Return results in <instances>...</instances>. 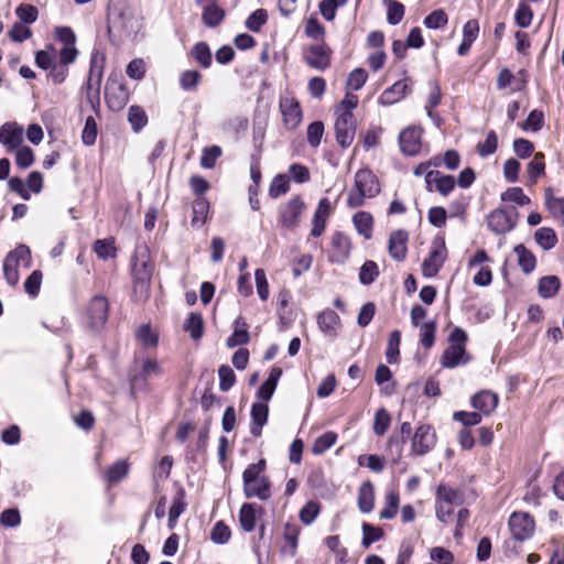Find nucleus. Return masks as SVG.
Masks as SVG:
<instances>
[{"label":"nucleus","instance_id":"nucleus-34","mask_svg":"<svg viewBox=\"0 0 564 564\" xmlns=\"http://www.w3.org/2000/svg\"><path fill=\"white\" fill-rule=\"evenodd\" d=\"M561 281L556 275H546L539 280L538 292L543 299H551L556 295Z\"/></svg>","mask_w":564,"mask_h":564},{"label":"nucleus","instance_id":"nucleus-17","mask_svg":"<svg viewBox=\"0 0 564 564\" xmlns=\"http://www.w3.org/2000/svg\"><path fill=\"white\" fill-rule=\"evenodd\" d=\"M317 325H318L319 330L325 336L330 337V338L337 337V335L341 328V322H340L339 315L330 308H326L318 314Z\"/></svg>","mask_w":564,"mask_h":564},{"label":"nucleus","instance_id":"nucleus-61","mask_svg":"<svg viewBox=\"0 0 564 564\" xmlns=\"http://www.w3.org/2000/svg\"><path fill=\"white\" fill-rule=\"evenodd\" d=\"M94 250L96 254L104 260L115 257L116 248L113 246V240L111 239H100L95 242Z\"/></svg>","mask_w":564,"mask_h":564},{"label":"nucleus","instance_id":"nucleus-46","mask_svg":"<svg viewBox=\"0 0 564 564\" xmlns=\"http://www.w3.org/2000/svg\"><path fill=\"white\" fill-rule=\"evenodd\" d=\"M399 494L397 491H389L386 496L384 507L380 511L381 519H393L398 512L399 508Z\"/></svg>","mask_w":564,"mask_h":564},{"label":"nucleus","instance_id":"nucleus-12","mask_svg":"<svg viewBox=\"0 0 564 564\" xmlns=\"http://www.w3.org/2000/svg\"><path fill=\"white\" fill-rule=\"evenodd\" d=\"M422 129L416 126H411L403 129L399 135V144L402 153L405 155L414 156L421 150Z\"/></svg>","mask_w":564,"mask_h":564},{"label":"nucleus","instance_id":"nucleus-16","mask_svg":"<svg viewBox=\"0 0 564 564\" xmlns=\"http://www.w3.org/2000/svg\"><path fill=\"white\" fill-rule=\"evenodd\" d=\"M334 212V205L326 197L319 199L317 208L315 210L313 220H312V230L311 235L313 237H319L326 227L327 219Z\"/></svg>","mask_w":564,"mask_h":564},{"label":"nucleus","instance_id":"nucleus-59","mask_svg":"<svg viewBox=\"0 0 564 564\" xmlns=\"http://www.w3.org/2000/svg\"><path fill=\"white\" fill-rule=\"evenodd\" d=\"M436 325L435 322H426L420 326V341L423 347L431 348L434 345Z\"/></svg>","mask_w":564,"mask_h":564},{"label":"nucleus","instance_id":"nucleus-42","mask_svg":"<svg viewBox=\"0 0 564 564\" xmlns=\"http://www.w3.org/2000/svg\"><path fill=\"white\" fill-rule=\"evenodd\" d=\"M132 273L137 284L143 288L148 285L152 270L145 261L137 259L132 265Z\"/></svg>","mask_w":564,"mask_h":564},{"label":"nucleus","instance_id":"nucleus-49","mask_svg":"<svg viewBox=\"0 0 564 564\" xmlns=\"http://www.w3.org/2000/svg\"><path fill=\"white\" fill-rule=\"evenodd\" d=\"M502 202H512L519 206L529 205L531 199L521 187H510L501 194Z\"/></svg>","mask_w":564,"mask_h":564},{"label":"nucleus","instance_id":"nucleus-6","mask_svg":"<svg viewBox=\"0 0 564 564\" xmlns=\"http://www.w3.org/2000/svg\"><path fill=\"white\" fill-rule=\"evenodd\" d=\"M447 259V249L445 246V239L442 236H437L431 243L429 257L424 259L422 263V273L426 278L435 276L445 260Z\"/></svg>","mask_w":564,"mask_h":564},{"label":"nucleus","instance_id":"nucleus-44","mask_svg":"<svg viewBox=\"0 0 564 564\" xmlns=\"http://www.w3.org/2000/svg\"><path fill=\"white\" fill-rule=\"evenodd\" d=\"M193 218H192V226L193 227H202L206 219L208 214L209 205L207 200L203 198H198L194 200L193 203Z\"/></svg>","mask_w":564,"mask_h":564},{"label":"nucleus","instance_id":"nucleus-23","mask_svg":"<svg viewBox=\"0 0 564 564\" xmlns=\"http://www.w3.org/2000/svg\"><path fill=\"white\" fill-rule=\"evenodd\" d=\"M350 241L341 232H336L332 239V252L329 256L330 261L343 263L349 257Z\"/></svg>","mask_w":564,"mask_h":564},{"label":"nucleus","instance_id":"nucleus-9","mask_svg":"<svg viewBox=\"0 0 564 564\" xmlns=\"http://www.w3.org/2000/svg\"><path fill=\"white\" fill-rule=\"evenodd\" d=\"M108 301L106 297L97 295L91 299L87 306L86 317L88 326L91 329H100L108 319Z\"/></svg>","mask_w":564,"mask_h":564},{"label":"nucleus","instance_id":"nucleus-27","mask_svg":"<svg viewBox=\"0 0 564 564\" xmlns=\"http://www.w3.org/2000/svg\"><path fill=\"white\" fill-rule=\"evenodd\" d=\"M467 361L468 357L466 356L465 347L458 345H451L446 348L441 359V364L445 368H454Z\"/></svg>","mask_w":564,"mask_h":564},{"label":"nucleus","instance_id":"nucleus-63","mask_svg":"<svg viewBox=\"0 0 564 564\" xmlns=\"http://www.w3.org/2000/svg\"><path fill=\"white\" fill-rule=\"evenodd\" d=\"M368 74L364 68H355L347 79V87L351 90H359L366 84Z\"/></svg>","mask_w":564,"mask_h":564},{"label":"nucleus","instance_id":"nucleus-40","mask_svg":"<svg viewBox=\"0 0 564 564\" xmlns=\"http://www.w3.org/2000/svg\"><path fill=\"white\" fill-rule=\"evenodd\" d=\"M137 338L145 348H155L159 343V333L149 324H144L137 330Z\"/></svg>","mask_w":564,"mask_h":564},{"label":"nucleus","instance_id":"nucleus-1","mask_svg":"<svg viewBox=\"0 0 564 564\" xmlns=\"http://www.w3.org/2000/svg\"><path fill=\"white\" fill-rule=\"evenodd\" d=\"M142 29V17L127 0H111L108 8L109 33L121 39H133Z\"/></svg>","mask_w":564,"mask_h":564},{"label":"nucleus","instance_id":"nucleus-5","mask_svg":"<svg viewBox=\"0 0 564 564\" xmlns=\"http://www.w3.org/2000/svg\"><path fill=\"white\" fill-rule=\"evenodd\" d=\"M463 502L462 494L446 485H440L436 490V517L440 521L447 523L456 506Z\"/></svg>","mask_w":564,"mask_h":564},{"label":"nucleus","instance_id":"nucleus-55","mask_svg":"<svg viewBox=\"0 0 564 564\" xmlns=\"http://www.w3.org/2000/svg\"><path fill=\"white\" fill-rule=\"evenodd\" d=\"M379 275V269L376 262L366 261L360 268L359 280L364 285L371 284Z\"/></svg>","mask_w":564,"mask_h":564},{"label":"nucleus","instance_id":"nucleus-18","mask_svg":"<svg viewBox=\"0 0 564 564\" xmlns=\"http://www.w3.org/2000/svg\"><path fill=\"white\" fill-rule=\"evenodd\" d=\"M23 141V129L15 122H7L0 127V143L9 151L15 150Z\"/></svg>","mask_w":564,"mask_h":564},{"label":"nucleus","instance_id":"nucleus-28","mask_svg":"<svg viewBox=\"0 0 564 564\" xmlns=\"http://www.w3.org/2000/svg\"><path fill=\"white\" fill-rule=\"evenodd\" d=\"M269 408L265 403L259 402L253 403L251 408V419L252 423L250 426V432L253 436L258 437L261 435V431L263 425L268 421Z\"/></svg>","mask_w":564,"mask_h":564},{"label":"nucleus","instance_id":"nucleus-22","mask_svg":"<svg viewBox=\"0 0 564 564\" xmlns=\"http://www.w3.org/2000/svg\"><path fill=\"white\" fill-rule=\"evenodd\" d=\"M408 232L405 230H395L390 235L388 250L390 256L397 260L402 261L406 256Z\"/></svg>","mask_w":564,"mask_h":564},{"label":"nucleus","instance_id":"nucleus-54","mask_svg":"<svg viewBox=\"0 0 564 564\" xmlns=\"http://www.w3.org/2000/svg\"><path fill=\"white\" fill-rule=\"evenodd\" d=\"M391 417L388 411L383 408L379 409L375 414L373 432L378 436H382L389 429Z\"/></svg>","mask_w":564,"mask_h":564},{"label":"nucleus","instance_id":"nucleus-50","mask_svg":"<svg viewBox=\"0 0 564 564\" xmlns=\"http://www.w3.org/2000/svg\"><path fill=\"white\" fill-rule=\"evenodd\" d=\"M128 120L135 132H139L148 122L144 110L139 106H131L128 111Z\"/></svg>","mask_w":564,"mask_h":564},{"label":"nucleus","instance_id":"nucleus-47","mask_svg":"<svg viewBox=\"0 0 564 564\" xmlns=\"http://www.w3.org/2000/svg\"><path fill=\"white\" fill-rule=\"evenodd\" d=\"M441 99H442L441 88H440L438 84L434 82L431 84V90L429 93L426 105H425L427 116L431 119H433L434 121L438 120V116L433 112V109L440 105Z\"/></svg>","mask_w":564,"mask_h":564},{"label":"nucleus","instance_id":"nucleus-29","mask_svg":"<svg viewBox=\"0 0 564 564\" xmlns=\"http://www.w3.org/2000/svg\"><path fill=\"white\" fill-rule=\"evenodd\" d=\"M249 341L248 324L242 316L235 319V328L232 334L227 338V346L234 348L245 345Z\"/></svg>","mask_w":564,"mask_h":564},{"label":"nucleus","instance_id":"nucleus-15","mask_svg":"<svg viewBox=\"0 0 564 564\" xmlns=\"http://www.w3.org/2000/svg\"><path fill=\"white\" fill-rule=\"evenodd\" d=\"M436 435L430 425H421L412 438V449L416 455H425L435 445Z\"/></svg>","mask_w":564,"mask_h":564},{"label":"nucleus","instance_id":"nucleus-51","mask_svg":"<svg viewBox=\"0 0 564 564\" xmlns=\"http://www.w3.org/2000/svg\"><path fill=\"white\" fill-rule=\"evenodd\" d=\"M448 22V15L443 9L434 10L424 19V25L427 29L437 30L444 28Z\"/></svg>","mask_w":564,"mask_h":564},{"label":"nucleus","instance_id":"nucleus-38","mask_svg":"<svg viewBox=\"0 0 564 564\" xmlns=\"http://www.w3.org/2000/svg\"><path fill=\"white\" fill-rule=\"evenodd\" d=\"M545 206L553 217L564 221V198L554 196L551 188L545 189Z\"/></svg>","mask_w":564,"mask_h":564},{"label":"nucleus","instance_id":"nucleus-19","mask_svg":"<svg viewBox=\"0 0 564 564\" xmlns=\"http://www.w3.org/2000/svg\"><path fill=\"white\" fill-rule=\"evenodd\" d=\"M425 182L429 191H432L434 185L435 191H437L443 196H447L455 188L454 176L443 175L438 171L427 172Z\"/></svg>","mask_w":564,"mask_h":564},{"label":"nucleus","instance_id":"nucleus-25","mask_svg":"<svg viewBox=\"0 0 564 564\" xmlns=\"http://www.w3.org/2000/svg\"><path fill=\"white\" fill-rule=\"evenodd\" d=\"M498 395L494 392L484 390L471 398V405L479 412L488 415L495 411L498 405Z\"/></svg>","mask_w":564,"mask_h":564},{"label":"nucleus","instance_id":"nucleus-11","mask_svg":"<svg viewBox=\"0 0 564 564\" xmlns=\"http://www.w3.org/2000/svg\"><path fill=\"white\" fill-rule=\"evenodd\" d=\"M356 134V121L354 116L347 113L337 115L335 121L336 141L341 148H348Z\"/></svg>","mask_w":564,"mask_h":564},{"label":"nucleus","instance_id":"nucleus-36","mask_svg":"<svg viewBox=\"0 0 564 564\" xmlns=\"http://www.w3.org/2000/svg\"><path fill=\"white\" fill-rule=\"evenodd\" d=\"M239 522L243 531L251 532L256 528L257 509L253 503L242 505L239 512Z\"/></svg>","mask_w":564,"mask_h":564},{"label":"nucleus","instance_id":"nucleus-32","mask_svg":"<svg viewBox=\"0 0 564 564\" xmlns=\"http://www.w3.org/2000/svg\"><path fill=\"white\" fill-rule=\"evenodd\" d=\"M358 507L364 513L371 512L375 507V488L370 481H366L360 486Z\"/></svg>","mask_w":564,"mask_h":564},{"label":"nucleus","instance_id":"nucleus-3","mask_svg":"<svg viewBox=\"0 0 564 564\" xmlns=\"http://www.w3.org/2000/svg\"><path fill=\"white\" fill-rule=\"evenodd\" d=\"M265 460L261 459L256 464L249 465L243 474V492L247 498H258L260 500H268L271 497L270 484L265 476L261 474L264 471Z\"/></svg>","mask_w":564,"mask_h":564},{"label":"nucleus","instance_id":"nucleus-56","mask_svg":"<svg viewBox=\"0 0 564 564\" xmlns=\"http://www.w3.org/2000/svg\"><path fill=\"white\" fill-rule=\"evenodd\" d=\"M337 440V435L334 432H326L322 436L317 437L313 444L312 451L314 454H322L329 449Z\"/></svg>","mask_w":564,"mask_h":564},{"label":"nucleus","instance_id":"nucleus-64","mask_svg":"<svg viewBox=\"0 0 564 564\" xmlns=\"http://www.w3.org/2000/svg\"><path fill=\"white\" fill-rule=\"evenodd\" d=\"M267 11L264 9H258L248 17L246 21V26L252 32H258L260 31L261 26L267 22Z\"/></svg>","mask_w":564,"mask_h":564},{"label":"nucleus","instance_id":"nucleus-30","mask_svg":"<svg viewBox=\"0 0 564 564\" xmlns=\"http://www.w3.org/2000/svg\"><path fill=\"white\" fill-rule=\"evenodd\" d=\"M282 376V369L279 367H274L271 369L269 377L267 380L262 383V386L259 388L257 395L259 399H261L264 402L269 401L274 390L278 386V381Z\"/></svg>","mask_w":564,"mask_h":564},{"label":"nucleus","instance_id":"nucleus-20","mask_svg":"<svg viewBox=\"0 0 564 564\" xmlns=\"http://www.w3.org/2000/svg\"><path fill=\"white\" fill-rule=\"evenodd\" d=\"M102 77V64L98 63L97 55H94L90 63L89 77L87 80L88 100L94 105L99 99V88Z\"/></svg>","mask_w":564,"mask_h":564},{"label":"nucleus","instance_id":"nucleus-58","mask_svg":"<svg viewBox=\"0 0 564 564\" xmlns=\"http://www.w3.org/2000/svg\"><path fill=\"white\" fill-rule=\"evenodd\" d=\"M498 145V139L495 131H489L485 141L479 142L477 145V151L480 156L486 158L496 152Z\"/></svg>","mask_w":564,"mask_h":564},{"label":"nucleus","instance_id":"nucleus-37","mask_svg":"<svg viewBox=\"0 0 564 564\" xmlns=\"http://www.w3.org/2000/svg\"><path fill=\"white\" fill-rule=\"evenodd\" d=\"M352 223L357 231L366 239H370L372 235L373 218L367 212H358L352 217Z\"/></svg>","mask_w":564,"mask_h":564},{"label":"nucleus","instance_id":"nucleus-31","mask_svg":"<svg viewBox=\"0 0 564 564\" xmlns=\"http://www.w3.org/2000/svg\"><path fill=\"white\" fill-rule=\"evenodd\" d=\"M130 470L127 459H120L111 465L105 473V479L109 485H116L126 478Z\"/></svg>","mask_w":564,"mask_h":564},{"label":"nucleus","instance_id":"nucleus-24","mask_svg":"<svg viewBox=\"0 0 564 564\" xmlns=\"http://www.w3.org/2000/svg\"><path fill=\"white\" fill-rule=\"evenodd\" d=\"M409 90L410 86L406 80H399L381 94L379 102L383 106H391L403 99Z\"/></svg>","mask_w":564,"mask_h":564},{"label":"nucleus","instance_id":"nucleus-45","mask_svg":"<svg viewBox=\"0 0 564 564\" xmlns=\"http://www.w3.org/2000/svg\"><path fill=\"white\" fill-rule=\"evenodd\" d=\"M192 55L203 68H208L212 65V52L207 43H196L192 50Z\"/></svg>","mask_w":564,"mask_h":564},{"label":"nucleus","instance_id":"nucleus-33","mask_svg":"<svg viewBox=\"0 0 564 564\" xmlns=\"http://www.w3.org/2000/svg\"><path fill=\"white\" fill-rule=\"evenodd\" d=\"M225 10L216 3L205 6L202 13V21L208 28H216L225 19Z\"/></svg>","mask_w":564,"mask_h":564},{"label":"nucleus","instance_id":"nucleus-2","mask_svg":"<svg viewBox=\"0 0 564 564\" xmlns=\"http://www.w3.org/2000/svg\"><path fill=\"white\" fill-rule=\"evenodd\" d=\"M380 193V183L376 174L368 167L355 173L354 185L347 197V205L357 208L365 204L366 199L373 198Z\"/></svg>","mask_w":564,"mask_h":564},{"label":"nucleus","instance_id":"nucleus-43","mask_svg":"<svg viewBox=\"0 0 564 564\" xmlns=\"http://www.w3.org/2000/svg\"><path fill=\"white\" fill-rule=\"evenodd\" d=\"M204 322L198 313H191L184 324V329L189 333L194 340L202 338Z\"/></svg>","mask_w":564,"mask_h":564},{"label":"nucleus","instance_id":"nucleus-7","mask_svg":"<svg viewBox=\"0 0 564 564\" xmlns=\"http://www.w3.org/2000/svg\"><path fill=\"white\" fill-rule=\"evenodd\" d=\"M518 220V212L514 208L500 207L488 215V227L497 235L511 231Z\"/></svg>","mask_w":564,"mask_h":564},{"label":"nucleus","instance_id":"nucleus-4","mask_svg":"<svg viewBox=\"0 0 564 564\" xmlns=\"http://www.w3.org/2000/svg\"><path fill=\"white\" fill-rule=\"evenodd\" d=\"M31 251L28 246L19 245L11 250L3 260V274L7 282L14 286L20 281V268L29 269L31 267Z\"/></svg>","mask_w":564,"mask_h":564},{"label":"nucleus","instance_id":"nucleus-41","mask_svg":"<svg viewBox=\"0 0 564 564\" xmlns=\"http://www.w3.org/2000/svg\"><path fill=\"white\" fill-rule=\"evenodd\" d=\"M534 238L538 245L541 246L544 250L554 248L557 242L555 231L549 227H542L538 229L534 234Z\"/></svg>","mask_w":564,"mask_h":564},{"label":"nucleus","instance_id":"nucleus-57","mask_svg":"<svg viewBox=\"0 0 564 564\" xmlns=\"http://www.w3.org/2000/svg\"><path fill=\"white\" fill-rule=\"evenodd\" d=\"M219 377V389L224 392L230 390L236 381V375L234 370L227 366L223 365L218 369Z\"/></svg>","mask_w":564,"mask_h":564},{"label":"nucleus","instance_id":"nucleus-10","mask_svg":"<svg viewBox=\"0 0 564 564\" xmlns=\"http://www.w3.org/2000/svg\"><path fill=\"white\" fill-rule=\"evenodd\" d=\"M534 520L527 512H513L509 518V529L518 541L529 539L534 532Z\"/></svg>","mask_w":564,"mask_h":564},{"label":"nucleus","instance_id":"nucleus-8","mask_svg":"<svg viewBox=\"0 0 564 564\" xmlns=\"http://www.w3.org/2000/svg\"><path fill=\"white\" fill-rule=\"evenodd\" d=\"M306 209L303 198L299 195L290 198L279 208V223L285 228H295L301 221V216Z\"/></svg>","mask_w":564,"mask_h":564},{"label":"nucleus","instance_id":"nucleus-26","mask_svg":"<svg viewBox=\"0 0 564 564\" xmlns=\"http://www.w3.org/2000/svg\"><path fill=\"white\" fill-rule=\"evenodd\" d=\"M301 529L296 523L288 522L284 525L283 539L284 545L281 547V552L289 556H294L297 549L299 535Z\"/></svg>","mask_w":564,"mask_h":564},{"label":"nucleus","instance_id":"nucleus-62","mask_svg":"<svg viewBox=\"0 0 564 564\" xmlns=\"http://www.w3.org/2000/svg\"><path fill=\"white\" fill-rule=\"evenodd\" d=\"M307 142L312 148L321 144L324 134V124L322 121H314L307 127Z\"/></svg>","mask_w":564,"mask_h":564},{"label":"nucleus","instance_id":"nucleus-14","mask_svg":"<svg viewBox=\"0 0 564 564\" xmlns=\"http://www.w3.org/2000/svg\"><path fill=\"white\" fill-rule=\"evenodd\" d=\"M330 53L325 44L311 45L304 53V61L314 69L325 70L330 65Z\"/></svg>","mask_w":564,"mask_h":564},{"label":"nucleus","instance_id":"nucleus-60","mask_svg":"<svg viewBox=\"0 0 564 564\" xmlns=\"http://www.w3.org/2000/svg\"><path fill=\"white\" fill-rule=\"evenodd\" d=\"M202 75L197 70H185L181 74L180 85L184 90H194L198 86Z\"/></svg>","mask_w":564,"mask_h":564},{"label":"nucleus","instance_id":"nucleus-48","mask_svg":"<svg viewBox=\"0 0 564 564\" xmlns=\"http://www.w3.org/2000/svg\"><path fill=\"white\" fill-rule=\"evenodd\" d=\"M400 341H401V333L399 330H393L388 340V346L386 350V358L389 364H395L398 361L400 355Z\"/></svg>","mask_w":564,"mask_h":564},{"label":"nucleus","instance_id":"nucleus-21","mask_svg":"<svg viewBox=\"0 0 564 564\" xmlns=\"http://www.w3.org/2000/svg\"><path fill=\"white\" fill-rule=\"evenodd\" d=\"M105 96L108 107L112 110H120L128 102V91L122 84H107Z\"/></svg>","mask_w":564,"mask_h":564},{"label":"nucleus","instance_id":"nucleus-39","mask_svg":"<svg viewBox=\"0 0 564 564\" xmlns=\"http://www.w3.org/2000/svg\"><path fill=\"white\" fill-rule=\"evenodd\" d=\"M545 171V162L544 154L538 152L534 154L533 159L528 164V175H529V184L533 185L536 183L538 178L544 174Z\"/></svg>","mask_w":564,"mask_h":564},{"label":"nucleus","instance_id":"nucleus-53","mask_svg":"<svg viewBox=\"0 0 564 564\" xmlns=\"http://www.w3.org/2000/svg\"><path fill=\"white\" fill-rule=\"evenodd\" d=\"M321 507L319 503L313 500H310L299 513L300 520L305 524H312L317 516L319 514Z\"/></svg>","mask_w":564,"mask_h":564},{"label":"nucleus","instance_id":"nucleus-13","mask_svg":"<svg viewBox=\"0 0 564 564\" xmlns=\"http://www.w3.org/2000/svg\"><path fill=\"white\" fill-rule=\"evenodd\" d=\"M280 110L283 116L284 126L288 129H295L302 121V110L300 102L290 96L280 98Z\"/></svg>","mask_w":564,"mask_h":564},{"label":"nucleus","instance_id":"nucleus-35","mask_svg":"<svg viewBox=\"0 0 564 564\" xmlns=\"http://www.w3.org/2000/svg\"><path fill=\"white\" fill-rule=\"evenodd\" d=\"M514 252L518 257V264L525 274L531 273L536 265V259L534 254L528 250L523 245L514 247Z\"/></svg>","mask_w":564,"mask_h":564},{"label":"nucleus","instance_id":"nucleus-52","mask_svg":"<svg viewBox=\"0 0 564 564\" xmlns=\"http://www.w3.org/2000/svg\"><path fill=\"white\" fill-rule=\"evenodd\" d=\"M289 189H290V181H289L288 176L284 174H279L272 180V182L270 184L269 195L272 198H278L279 196L288 193Z\"/></svg>","mask_w":564,"mask_h":564}]
</instances>
